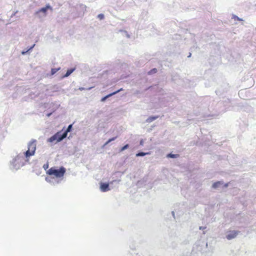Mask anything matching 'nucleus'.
<instances>
[{"mask_svg":"<svg viewBox=\"0 0 256 256\" xmlns=\"http://www.w3.org/2000/svg\"><path fill=\"white\" fill-rule=\"evenodd\" d=\"M48 168V164H44V169H46V168Z\"/></svg>","mask_w":256,"mask_h":256,"instance_id":"bb28decb","label":"nucleus"},{"mask_svg":"<svg viewBox=\"0 0 256 256\" xmlns=\"http://www.w3.org/2000/svg\"><path fill=\"white\" fill-rule=\"evenodd\" d=\"M232 18L234 19V20H242V19L239 18L238 16H233Z\"/></svg>","mask_w":256,"mask_h":256,"instance_id":"5701e85b","label":"nucleus"},{"mask_svg":"<svg viewBox=\"0 0 256 256\" xmlns=\"http://www.w3.org/2000/svg\"><path fill=\"white\" fill-rule=\"evenodd\" d=\"M74 70L75 68L68 70L66 73L62 76V78L68 77L74 72Z\"/></svg>","mask_w":256,"mask_h":256,"instance_id":"9d476101","label":"nucleus"},{"mask_svg":"<svg viewBox=\"0 0 256 256\" xmlns=\"http://www.w3.org/2000/svg\"><path fill=\"white\" fill-rule=\"evenodd\" d=\"M158 116H150L149 118H148L146 119V122H151L152 121L156 120L158 118Z\"/></svg>","mask_w":256,"mask_h":256,"instance_id":"f8f14e48","label":"nucleus"},{"mask_svg":"<svg viewBox=\"0 0 256 256\" xmlns=\"http://www.w3.org/2000/svg\"><path fill=\"white\" fill-rule=\"evenodd\" d=\"M72 128V124H70L68 126L67 128L64 132H63L62 133V135H65L64 138H66L67 136L68 133L71 132Z\"/></svg>","mask_w":256,"mask_h":256,"instance_id":"1a4fd4ad","label":"nucleus"},{"mask_svg":"<svg viewBox=\"0 0 256 256\" xmlns=\"http://www.w3.org/2000/svg\"><path fill=\"white\" fill-rule=\"evenodd\" d=\"M35 46V44H33L32 46H31L28 50V51H30L31 50L34 48V46Z\"/></svg>","mask_w":256,"mask_h":256,"instance_id":"b1692460","label":"nucleus"},{"mask_svg":"<svg viewBox=\"0 0 256 256\" xmlns=\"http://www.w3.org/2000/svg\"><path fill=\"white\" fill-rule=\"evenodd\" d=\"M80 90H84V88H80Z\"/></svg>","mask_w":256,"mask_h":256,"instance_id":"2f4dec72","label":"nucleus"},{"mask_svg":"<svg viewBox=\"0 0 256 256\" xmlns=\"http://www.w3.org/2000/svg\"><path fill=\"white\" fill-rule=\"evenodd\" d=\"M150 153V152H138V153H137L136 154V156L138 157V156H145L147 154H149Z\"/></svg>","mask_w":256,"mask_h":256,"instance_id":"ddd939ff","label":"nucleus"},{"mask_svg":"<svg viewBox=\"0 0 256 256\" xmlns=\"http://www.w3.org/2000/svg\"><path fill=\"white\" fill-rule=\"evenodd\" d=\"M104 14H98V18H99L100 20H102L104 18Z\"/></svg>","mask_w":256,"mask_h":256,"instance_id":"aec40b11","label":"nucleus"},{"mask_svg":"<svg viewBox=\"0 0 256 256\" xmlns=\"http://www.w3.org/2000/svg\"><path fill=\"white\" fill-rule=\"evenodd\" d=\"M65 135H62V132L60 131L48 138L47 140L48 142H54L56 144L58 142L62 141L64 138Z\"/></svg>","mask_w":256,"mask_h":256,"instance_id":"20e7f679","label":"nucleus"},{"mask_svg":"<svg viewBox=\"0 0 256 256\" xmlns=\"http://www.w3.org/2000/svg\"><path fill=\"white\" fill-rule=\"evenodd\" d=\"M60 68H52L51 70V74L54 75L55 74L58 70H60Z\"/></svg>","mask_w":256,"mask_h":256,"instance_id":"dca6fc26","label":"nucleus"},{"mask_svg":"<svg viewBox=\"0 0 256 256\" xmlns=\"http://www.w3.org/2000/svg\"><path fill=\"white\" fill-rule=\"evenodd\" d=\"M116 137H113L111 138H110L104 144V145H107L108 144H109L110 142H111L112 141H114V140L116 139Z\"/></svg>","mask_w":256,"mask_h":256,"instance_id":"a211bd4d","label":"nucleus"},{"mask_svg":"<svg viewBox=\"0 0 256 256\" xmlns=\"http://www.w3.org/2000/svg\"><path fill=\"white\" fill-rule=\"evenodd\" d=\"M140 145L143 146L144 144V140H141L140 142Z\"/></svg>","mask_w":256,"mask_h":256,"instance_id":"a878e982","label":"nucleus"},{"mask_svg":"<svg viewBox=\"0 0 256 256\" xmlns=\"http://www.w3.org/2000/svg\"><path fill=\"white\" fill-rule=\"evenodd\" d=\"M28 52V50H26V51H24V50H23V51H22V52H21V54H22V55H24V54H26Z\"/></svg>","mask_w":256,"mask_h":256,"instance_id":"393cba45","label":"nucleus"},{"mask_svg":"<svg viewBox=\"0 0 256 256\" xmlns=\"http://www.w3.org/2000/svg\"><path fill=\"white\" fill-rule=\"evenodd\" d=\"M24 158L18 155L10 162V168L12 170H17L24 165Z\"/></svg>","mask_w":256,"mask_h":256,"instance_id":"f257e3e1","label":"nucleus"},{"mask_svg":"<svg viewBox=\"0 0 256 256\" xmlns=\"http://www.w3.org/2000/svg\"><path fill=\"white\" fill-rule=\"evenodd\" d=\"M122 88H120V90H118L116 91H115V92H112V93H110V94L106 96H104V97H103V98H101L100 101L102 102H105L107 98H110V96L116 94L118 93V92L122 91Z\"/></svg>","mask_w":256,"mask_h":256,"instance_id":"0eeeda50","label":"nucleus"},{"mask_svg":"<svg viewBox=\"0 0 256 256\" xmlns=\"http://www.w3.org/2000/svg\"><path fill=\"white\" fill-rule=\"evenodd\" d=\"M228 183L225 184L224 185V187L225 188H227V187L228 186Z\"/></svg>","mask_w":256,"mask_h":256,"instance_id":"cd10ccee","label":"nucleus"},{"mask_svg":"<svg viewBox=\"0 0 256 256\" xmlns=\"http://www.w3.org/2000/svg\"><path fill=\"white\" fill-rule=\"evenodd\" d=\"M100 190L102 192H106L110 190L108 183L100 182Z\"/></svg>","mask_w":256,"mask_h":256,"instance_id":"423d86ee","label":"nucleus"},{"mask_svg":"<svg viewBox=\"0 0 256 256\" xmlns=\"http://www.w3.org/2000/svg\"><path fill=\"white\" fill-rule=\"evenodd\" d=\"M129 148V144H125L124 146H123L121 148V149H120V152H122V151H124V150H126V149H127V148Z\"/></svg>","mask_w":256,"mask_h":256,"instance_id":"f3484780","label":"nucleus"},{"mask_svg":"<svg viewBox=\"0 0 256 256\" xmlns=\"http://www.w3.org/2000/svg\"><path fill=\"white\" fill-rule=\"evenodd\" d=\"M66 170L64 166H61L59 169L52 167L49 169L46 173L50 176H54L56 178H62L65 174Z\"/></svg>","mask_w":256,"mask_h":256,"instance_id":"f03ea898","label":"nucleus"},{"mask_svg":"<svg viewBox=\"0 0 256 256\" xmlns=\"http://www.w3.org/2000/svg\"><path fill=\"white\" fill-rule=\"evenodd\" d=\"M36 141L35 140H32L28 144V150L24 153L26 158H28L30 156L34 155L36 150Z\"/></svg>","mask_w":256,"mask_h":256,"instance_id":"7ed1b4c3","label":"nucleus"},{"mask_svg":"<svg viewBox=\"0 0 256 256\" xmlns=\"http://www.w3.org/2000/svg\"><path fill=\"white\" fill-rule=\"evenodd\" d=\"M52 114V113H49V114H48L46 115L48 117H49L50 116H51Z\"/></svg>","mask_w":256,"mask_h":256,"instance_id":"c756f323","label":"nucleus"},{"mask_svg":"<svg viewBox=\"0 0 256 256\" xmlns=\"http://www.w3.org/2000/svg\"><path fill=\"white\" fill-rule=\"evenodd\" d=\"M48 9L52 10V8L49 4H46L45 7L42 8L36 12L35 16L38 18L42 19L46 16Z\"/></svg>","mask_w":256,"mask_h":256,"instance_id":"39448f33","label":"nucleus"},{"mask_svg":"<svg viewBox=\"0 0 256 256\" xmlns=\"http://www.w3.org/2000/svg\"><path fill=\"white\" fill-rule=\"evenodd\" d=\"M172 215L174 216V212H172Z\"/></svg>","mask_w":256,"mask_h":256,"instance_id":"473e14b6","label":"nucleus"},{"mask_svg":"<svg viewBox=\"0 0 256 256\" xmlns=\"http://www.w3.org/2000/svg\"><path fill=\"white\" fill-rule=\"evenodd\" d=\"M120 32H122L124 33V34H126V36L128 38H130V36L129 35V34L128 33V32L126 30H120Z\"/></svg>","mask_w":256,"mask_h":256,"instance_id":"4be33fe9","label":"nucleus"},{"mask_svg":"<svg viewBox=\"0 0 256 256\" xmlns=\"http://www.w3.org/2000/svg\"><path fill=\"white\" fill-rule=\"evenodd\" d=\"M222 184H223V182L222 181L216 182L213 184L212 188H220Z\"/></svg>","mask_w":256,"mask_h":256,"instance_id":"9b49d317","label":"nucleus"},{"mask_svg":"<svg viewBox=\"0 0 256 256\" xmlns=\"http://www.w3.org/2000/svg\"><path fill=\"white\" fill-rule=\"evenodd\" d=\"M157 72V70L156 68H153L150 71L148 72V74H152L156 73Z\"/></svg>","mask_w":256,"mask_h":256,"instance_id":"6ab92c4d","label":"nucleus"},{"mask_svg":"<svg viewBox=\"0 0 256 256\" xmlns=\"http://www.w3.org/2000/svg\"><path fill=\"white\" fill-rule=\"evenodd\" d=\"M204 228H204V227H202V226H200V230H203Z\"/></svg>","mask_w":256,"mask_h":256,"instance_id":"c85d7f7f","label":"nucleus"},{"mask_svg":"<svg viewBox=\"0 0 256 256\" xmlns=\"http://www.w3.org/2000/svg\"><path fill=\"white\" fill-rule=\"evenodd\" d=\"M78 6V8L82 10V13L84 14V12L86 10V6L82 4H80Z\"/></svg>","mask_w":256,"mask_h":256,"instance_id":"4468645a","label":"nucleus"},{"mask_svg":"<svg viewBox=\"0 0 256 256\" xmlns=\"http://www.w3.org/2000/svg\"><path fill=\"white\" fill-rule=\"evenodd\" d=\"M179 155L178 154H172V153H170V154H167V158H177L178 157Z\"/></svg>","mask_w":256,"mask_h":256,"instance_id":"2eb2a0df","label":"nucleus"},{"mask_svg":"<svg viewBox=\"0 0 256 256\" xmlns=\"http://www.w3.org/2000/svg\"><path fill=\"white\" fill-rule=\"evenodd\" d=\"M54 179V178H46V180L48 182H52Z\"/></svg>","mask_w":256,"mask_h":256,"instance_id":"412c9836","label":"nucleus"},{"mask_svg":"<svg viewBox=\"0 0 256 256\" xmlns=\"http://www.w3.org/2000/svg\"><path fill=\"white\" fill-rule=\"evenodd\" d=\"M116 182V180H114L112 182Z\"/></svg>","mask_w":256,"mask_h":256,"instance_id":"72a5a7b5","label":"nucleus"},{"mask_svg":"<svg viewBox=\"0 0 256 256\" xmlns=\"http://www.w3.org/2000/svg\"><path fill=\"white\" fill-rule=\"evenodd\" d=\"M237 234L238 232L236 231H232L226 236V238L228 240H230L236 238Z\"/></svg>","mask_w":256,"mask_h":256,"instance_id":"6e6552de","label":"nucleus"},{"mask_svg":"<svg viewBox=\"0 0 256 256\" xmlns=\"http://www.w3.org/2000/svg\"><path fill=\"white\" fill-rule=\"evenodd\" d=\"M191 54H191V53H190V54H189V55L188 56V58L190 57Z\"/></svg>","mask_w":256,"mask_h":256,"instance_id":"7c9ffc66","label":"nucleus"}]
</instances>
